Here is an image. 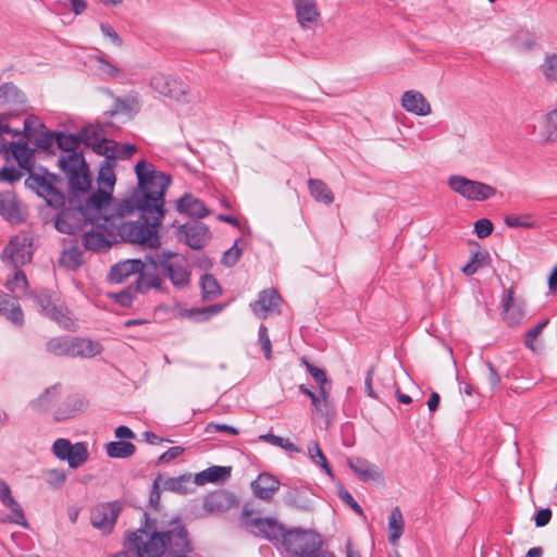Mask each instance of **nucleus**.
<instances>
[{"mask_svg":"<svg viewBox=\"0 0 557 557\" xmlns=\"http://www.w3.org/2000/svg\"><path fill=\"white\" fill-rule=\"evenodd\" d=\"M138 189L111 209L109 230L124 242L158 248L159 227L164 219V195L171 176L141 160L135 165Z\"/></svg>","mask_w":557,"mask_h":557,"instance_id":"obj_1","label":"nucleus"},{"mask_svg":"<svg viewBox=\"0 0 557 557\" xmlns=\"http://www.w3.org/2000/svg\"><path fill=\"white\" fill-rule=\"evenodd\" d=\"M144 518L139 529L125 533L124 549L111 557H162L166 549H186V528L180 517L158 521L145 512Z\"/></svg>","mask_w":557,"mask_h":557,"instance_id":"obj_2","label":"nucleus"},{"mask_svg":"<svg viewBox=\"0 0 557 557\" xmlns=\"http://www.w3.org/2000/svg\"><path fill=\"white\" fill-rule=\"evenodd\" d=\"M88 191L81 195L69 191L67 206H62L55 220V228L61 233L75 234L89 226L99 213L104 211L88 203Z\"/></svg>","mask_w":557,"mask_h":557,"instance_id":"obj_3","label":"nucleus"},{"mask_svg":"<svg viewBox=\"0 0 557 557\" xmlns=\"http://www.w3.org/2000/svg\"><path fill=\"white\" fill-rule=\"evenodd\" d=\"M88 191L81 195L69 191L67 206H62L55 220V228L61 233L75 234L89 226L99 213L104 211L88 203Z\"/></svg>","mask_w":557,"mask_h":557,"instance_id":"obj_4","label":"nucleus"},{"mask_svg":"<svg viewBox=\"0 0 557 557\" xmlns=\"http://www.w3.org/2000/svg\"><path fill=\"white\" fill-rule=\"evenodd\" d=\"M59 165L69 180V191L84 195L91 189V176L82 152L62 156Z\"/></svg>","mask_w":557,"mask_h":557,"instance_id":"obj_5","label":"nucleus"},{"mask_svg":"<svg viewBox=\"0 0 557 557\" xmlns=\"http://www.w3.org/2000/svg\"><path fill=\"white\" fill-rule=\"evenodd\" d=\"M113 223L112 213H99L88 227L83 231V245L87 250L106 251L112 242L116 240V234H111L109 226Z\"/></svg>","mask_w":557,"mask_h":557,"instance_id":"obj_6","label":"nucleus"},{"mask_svg":"<svg viewBox=\"0 0 557 557\" xmlns=\"http://www.w3.org/2000/svg\"><path fill=\"white\" fill-rule=\"evenodd\" d=\"M157 262L163 277H168L175 288H184L190 282V269L185 257L172 252H157Z\"/></svg>","mask_w":557,"mask_h":557,"instance_id":"obj_7","label":"nucleus"},{"mask_svg":"<svg viewBox=\"0 0 557 557\" xmlns=\"http://www.w3.org/2000/svg\"><path fill=\"white\" fill-rule=\"evenodd\" d=\"M33 258V236L20 232L13 236L1 253V261L5 267L17 270L29 263Z\"/></svg>","mask_w":557,"mask_h":557,"instance_id":"obj_8","label":"nucleus"},{"mask_svg":"<svg viewBox=\"0 0 557 557\" xmlns=\"http://www.w3.org/2000/svg\"><path fill=\"white\" fill-rule=\"evenodd\" d=\"M114 166L115 163L113 161L104 158L98 172V189L95 191L88 189V203L97 208H102L104 211L113 199L112 193L116 181L113 170Z\"/></svg>","mask_w":557,"mask_h":557,"instance_id":"obj_9","label":"nucleus"},{"mask_svg":"<svg viewBox=\"0 0 557 557\" xmlns=\"http://www.w3.org/2000/svg\"><path fill=\"white\" fill-rule=\"evenodd\" d=\"M448 186L455 193L471 201H485L496 195L495 187L461 175L450 176L448 178Z\"/></svg>","mask_w":557,"mask_h":557,"instance_id":"obj_10","label":"nucleus"},{"mask_svg":"<svg viewBox=\"0 0 557 557\" xmlns=\"http://www.w3.org/2000/svg\"><path fill=\"white\" fill-rule=\"evenodd\" d=\"M322 544L320 535L313 531L292 530L286 531L280 545L289 554L302 557L309 549Z\"/></svg>","mask_w":557,"mask_h":557,"instance_id":"obj_11","label":"nucleus"},{"mask_svg":"<svg viewBox=\"0 0 557 557\" xmlns=\"http://www.w3.org/2000/svg\"><path fill=\"white\" fill-rule=\"evenodd\" d=\"M51 450L59 460L67 461L69 467L73 469L84 465L89 457L85 443L72 444L67 438L55 440Z\"/></svg>","mask_w":557,"mask_h":557,"instance_id":"obj_12","label":"nucleus"},{"mask_svg":"<svg viewBox=\"0 0 557 557\" xmlns=\"http://www.w3.org/2000/svg\"><path fill=\"white\" fill-rule=\"evenodd\" d=\"M150 86L160 95L177 102H189V87L185 83L164 74H157L150 81Z\"/></svg>","mask_w":557,"mask_h":557,"instance_id":"obj_13","label":"nucleus"},{"mask_svg":"<svg viewBox=\"0 0 557 557\" xmlns=\"http://www.w3.org/2000/svg\"><path fill=\"white\" fill-rule=\"evenodd\" d=\"M121 510L122 504L119 500L100 504L91 510L90 522L102 533L109 534L112 532Z\"/></svg>","mask_w":557,"mask_h":557,"instance_id":"obj_14","label":"nucleus"},{"mask_svg":"<svg viewBox=\"0 0 557 557\" xmlns=\"http://www.w3.org/2000/svg\"><path fill=\"white\" fill-rule=\"evenodd\" d=\"M159 273L161 272L157 262V253L154 256H146L144 268L138 272L136 290L141 294L147 293L151 288L162 290L164 280L163 275L161 276Z\"/></svg>","mask_w":557,"mask_h":557,"instance_id":"obj_15","label":"nucleus"},{"mask_svg":"<svg viewBox=\"0 0 557 557\" xmlns=\"http://www.w3.org/2000/svg\"><path fill=\"white\" fill-rule=\"evenodd\" d=\"M82 143L86 147L91 148L97 154L103 156L109 153L108 156L112 157L113 152L108 149L111 141L106 137V131L100 125H87L81 132Z\"/></svg>","mask_w":557,"mask_h":557,"instance_id":"obj_16","label":"nucleus"},{"mask_svg":"<svg viewBox=\"0 0 557 557\" xmlns=\"http://www.w3.org/2000/svg\"><path fill=\"white\" fill-rule=\"evenodd\" d=\"M26 184L33 189H36L37 194L40 197H44L49 206L58 208L59 206L65 205L63 194L60 193L47 178L39 175H29L26 180Z\"/></svg>","mask_w":557,"mask_h":557,"instance_id":"obj_17","label":"nucleus"},{"mask_svg":"<svg viewBox=\"0 0 557 557\" xmlns=\"http://www.w3.org/2000/svg\"><path fill=\"white\" fill-rule=\"evenodd\" d=\"M282 298L280 294L273 289H264L259 293L258 299L250 304L252 312L260 319H265L270 314L280 312V304Z\"/></svg>","mask_w":557,"mask_h":557,"instance_id":"obj_18","label":"nucleus"},{"mask_svg":"<svg viewBox=\"0 0 557 557\" xmlns=\"http://www.w3.org/2000/svg\"><path fill=\"white\" fill-rule=\"evenodd\" d=\"M245 523L247 525L253 527L257 530L256 534L275 544L281 543L287 531L281 523L271 518H256L251 520H245Z\"/></svg>","mask_w":557,"mask_h":557,"instance_id":"obj_19","label":"nucleus"},{"mask_svg":"<svg viewBox=\"0 0 557 557\" xmlns=\"http://www.w3.org/2000/svg\"><path fill=\"white\" fill-rule=\"evenodd\" d=\"M236 505L237 500L233 493L219 490L208 494L203 499L202 506L208 513L218 515L230 510Z\"/></svg>","mask_w":557,"mask_h":557,"instance_id":"obj_20","label":"nucleus"},{"mask_svg":"<svg viewBox=\"0 0 557 557\" xmlns=\"http://www.w3.org/2000/svg\"><path fill=\"white\" fill-rule=\"evenodd\" d=\"M330 397L331 387H322L315 395H312L311 400L313 419L323 420L326 426L335 414Z\"/></svg>","mask_w":557,"mask_h":557,"instance_id":"obj_21","label":"nucleus"},{"mask_svg":"<svg viewBox=\"0 0 557 557\" xmlns=\"http://www.w3.org/2000/svg\"><path fill=\"white\" fill-rule=\"evenodd\" d=\"M181 234L186 237V244L193 249H201L210 239L209 228L201 222L181 225Z\"/></svg>","mask_w":557,"mask_h":557,"instance_id":"obj_22","label":"nucleus"},{"mask_svg":"<svg viewBox=\"0 0 557 557\" xmlns=\"http://www.w3.org/2000/svg\"><path fill=\"white\" fill-rule=\"evenodd\" d=\"M0 215L12 224H18L23 221L17 197L12 191L0 193Z\"/></svg>","mask_w":557,"mask_h":557,"instance_id":"obj_23","label":"nucleus"},{"mask_svg":"<svg viewBox=\"0 0 557 557\" xmlns=\"http://www.w3.org/2000/svg\"><path fill=\"white\" fill-rule=\"evenodd\" d=\"M401 106L407 112L419 116H425L432 112L431 104L425 97L417 90L405 91L401 97Z\"/></svg>","mask_w":557,"mask_h":557,"instance_id":"obj_24","label":"nucleus"},{"mask_svg":"<svg viewBox=\"0 0 557 557\" xmlns=\"http://www.w3.org/2000/svg\"><path fill=\"white\" fill-rule=\"evenodd\" d=\"M0 314L4 315L16 326L24 324V313L16 297L0 290Z\"/></svg>","mask_w":557,"mask_h":557,"instance_id":"obj_25","label":"nucleus"},{"mask_svg":"<svg viewBox=\"0 0 557 557\" xmlns=\"http://www.w3.org/2000/svg\"><path fill=\"white\" fill-rule=\"evenodd\" d=\"M278 480L270 473H261L251 483V488L256 497L262 500L272 499L273 495L278 491Z\"/></svg>","mask_w":557,"mask_h":557,"instance_id":"obj_26","label":"nucleus"},{"mask_svg":"<svg viewBox=\"0 0 557 557\" xmlns=\"http://www.w3.org/2000/svg\"><path fill=\"white\" fill-rule=\"evenodd\" d=\"M296 17L301 27L317 23L320 18V11L315 0H293Z\"/></svg>","mask_w":557,"mask_h":557,"instance_id":"obj_27","label":"nucleus"},{"mask_svg":"<svg viewBox=\"0 0 557 557\" xmlns=\"http://www.w3.org/2000/svg\"><path fill=\"white\" fill-rule=\"evenodd\" d=\"M102 351L99 342L89 338L71 336V358H92Z\"/></svg>","mask_w":557,"mask_h":557,"instance_id":"obj_28","label":"nucleus"},{"mask_svg":"<svg viewBox=\"0 0 557 557\" xmlns=\"http://www.w3.org/2000/svg\"><path fill=\"white\" fill-rule=\"evenodd\" d=\"M144 268V261L139 259H128L114 264L109 273V281L112 283H122L128 276L138 274Z\"/></svg>","mask_w":557,"mask_h":557,"instance_id":"obj_29","label":"nucleus"},{"mask_svg":"<svg viewBox=\"0 0 557 557\" xmlns=\"http://www.w3.org/2000/svg\"><path fill=\"white\" fill-rule=\"evenodd\" d=\"M176 210L180 213L197 219H202L209 213L203 201L188 193L176 201Z\"/></svg>","mask_w":557,"mask_h":557,"instance_id":"obj_30","label":"nucleus"},{"mask_svg":"<svg viewBox=\"0 0 557 557\" xmlns=\"http://www.w3.org/2000/svg\"><path fill=\"white\" fill-rule=\"evenodd\" d=\"M508 44L519 52H529L537 47V38L530 29L520 28L508 39Z\"/></svg>","mask_w":557,"mask_h":557,"instance_id":"obj_31","label":"nucleus"},{"mask_svg":"<svg viewBox=\"0 0 557 557\" xmlns=\"http://www.w3.org/2000/svg\"><path fill=\"white\" fill-rule=\"evenodd\" d=\"M524 314L523 306L515 301L513 290L510 288L502 312L503 320L508 326H516L523 320Z\"/></svg>","mask_w":557,"mask_h":557,"instance_id":"obj_32","label":"nucleus"},{"mask_svg":"<svg viewBox=\"0 0 557 557\" xmlns=\"http://www.w3.org/2000/svg\"><path fill=\"white\" fill-rule=\"evenodd\" d=\"M348 466L356 473L359 480L363 482L374 481L382 474L375 465L362 458L348 459Z\"/></svg>","mask_w":557,"mask_h":557,"instance_id":"obj_33","label":"nucleus"},{"mask_svg":"<svg viewBox=\"0 0 557 557\" xmlns=\"http://www.w3.org/2000/svg\"><path fill=\"white\" fill-rule=\"evenodd\" d=\"M47 318L53 320L64 330L74 331L75 330V320L69 310V308L60 300L54 304V306L47 311Z\"/></svg>","mask_w":557,"mask_h":557,"instance_id":"obj_34","label":"nucleus"},{"mask_svg":"<svg viewBox=\"0 0 557 557\" xmlns=\"http://www.w3.org/2000/svg\"><path fill=\"white\" fill-rule=\"evenodd\" d=\"M232 467L212 466L195 475V483L203 485L206 483L223 482L231 476Z\"/></svg>","mask_w":557,"mask_h":557,"instance_id":"obj_35","label":"nucleus"},{"mask_svg":"<svg viewBox=\"0 0 557 557\" xmlns=\"http://www.w3.org/2000/svg\"><path fill=\"white\" fill-rule=\"evenodd\" d=\"M86 406L84 398L78 395L69 396L62 405L55 410L57 421L66 420L81 412Z\"/></svg>","mask_w":557,"mask_h":557,"instance_id":"obj_36","label":"nucleus"},{"mask_svg":"<svg viewBox=\"0 0 557 557\" xmlns=\"http://www.w3.org/2000/svg\"><path fill=\"white\" fill-rule=\"evenodd\" d=\"M541 128L543 141L547 144L557 143V100L555 107L542 116Z\"/></svg>","mask_w":557,"mask_h":557,"instance_id":"obj_37","label":"nucleus"},{"mask_svg":"<svg viewBox=\"0 0 557 557\" xmlns=\"http://www.w3.org/2000/svg\"><path fill=\"white\" fill-rule=\"evenodd\" d=\"M9 151H11L12 156L22 169L32 171L35 164V158L34 151L29 149L27 143L10 141Z\"/></svg>","mask_w":557,"mask_h":557,"instance_id":"obj_38","label":"nucleus"},{"mask_svg":"<svg viewBox=\"0 0 557 557\" xmlns=\"http://www.w3.org/2000/svg\"><path fill=\"white\" fill-rule=\"evenodd\" d=\"M308 188L312 198L318 202L330 205L334 201V195L330 187L321 180L310 178Z\"/></svg>","mask_w":557,"mask_h":557,"instance_id":"obj_39","label":"nucleus"},{"mask_svg":"<svg viewBox=\"0 0 557 557\" xmlns=\"http://www.w3.org/2000/svg\"><path fill=\"white\" fill-rule=\"evenodd\" d=\"M94 59L97 61L98 70L103 76L116 81H122L126 77L125 71L111 63L102 53L94 55Z\"/></svg>","mask_w":557,"mask_h":557,"instance_id":"obj_40","label":"nucleus"},{"mask_svg":"<svg viewBox=\"0 0 557 557\" xmlns=\"http://www.w3.org/2000/svg\"><path fill=\"white\" fill-rule=\"evenodd\" d=\"M388 541L392 545H397L398 540L404 532V518L398 507L393 508L388 517Z\"/></svg>","mask_w":557,"mask_h":557,"instance_id":"obj_41","label":"nucleus"},{"mask_svg":"<svg viewBox=\"0 0 557 557\" xmlns=\"http://www.w3.org/2000/svg\"><path fill=\"white\" fill-rule=\"evenodd\" d=\"M539 72L546 85L557 84V53L546 54L543 63L539 66Z\"/></svg>","mask_w":557,"mask_h":557,"instance_id":"obj_42","label":"nucleus"},{"mask_svg":"<svg viewBox=\"0 0 557 557\" xmlns=\"http://www.w3.org/2000/svg\"><path fill=\"white\" fill-rule=\"evenodd\" d=\"M136 451V446L126 441L110 442L106 445V453L110 458L125 459L133 456Z\"/></svg>","mask_w":557,"mask_h":557,"instance_id":"obj_43","label":"nucleus"},{"mask_svg":"<svg viewBox=\"0 0 557 557\" xmlns=\"http://www.w3.org/2000/svg\"><path fill=\"white\" fill-rule=\"evenodd\" d=\"M25 102V95L13 83L0 85V104H22Z\"/></svg>","mask_w":557,"mask_h":557,"instance_id":"obj_44","label":"nucleus"},{"mask_svg":"<svg viewBox=\"0 0 557 557\" xmlns=\"http://www.w3.org/2000/svg\"><path fill=\"white\" fill-rule=\"evenodd\" d=\"M46 350L55 357H71V336L50 338L46 343Z\"/></svg>","mask_w":557,"mask_h":557,"instance_id":"obj_45","label":"nucleus"},{"mask_svg":"<svg viewBox=\"0 0 557 557\" xmlns=\"http://www.w3.org/2000/svg\"><path fill=\"white\" fill-rule=\"evenodd\" d=\"M60 391V384H55L47 388L36 400L30 403V407L37 411L48 410L51 407L53 400L59 396Z\"/></svg>","mask_w":557,"mask_h":557,"instance_id":"obj_46","label":"nucleus"},{"mask_svg":"<svg viewBox=\"0 0 557 557\" xmlns=\"http://www.w3.org/2000/svg\"><path fill=\"white\" fill-rule=\"evenodd\" d=\"M60 391V384H55L47 388L36 400L30 403V407L37 411L48 410L51 407L53 400L59 396Z\"/></svg>","mask_w":557,"mask_h":557,"instance_id":"obj_47","label":"nucleus"},{"mask_svg":"<svg viewBox=\"0 0 557 557\" xmlns=\"http://www.w3.org/2000/svg\"><path fill=\"white\" fill-rule=\"evenodd\" d=\"M13 271L14 274L12 277L7 280L5 287L10 293L14 295V297L18 298L26 292L28 287V281L23 270L17 269Z\"/></svg>","mask_w":557,"mask_h":557,"instance_id":"obj_48","label":"nucleus"},{"mask_svg":"<svg viewBox=\"0 0 557 557\" xmlns=\"http://www.w3.org/2000/svg\"><path fill=\"white\" fill-rule=\"evenodd\" d=\"M30 297L34 299L39 308V311L44 315H47V311H49V309H51V307L54 306V304H57L59 300L53 298L52 294L48 289L35 290L30 294Z\"/></svg>","mask_w":557,"mask_h":557,"instance_id":"obj_49","label":"nucleus"},{"mask_svg":"<svg viewBox=\"0 0 557 557\" xmlns=\"http://www.w3.org/2000/svg\"><path fill=\"white\" fill-rule=\"evenodd\" d=\"M55 140L58 147L64 150L66 153L77 152L76 150L82 144L81 135L75 134L59 133L55 135Z\"/></svg>","mask_w":557,"mask_h":557,"instance_id":"obj_50","label":"nucleus"},{"mask_svg":"<svg viewBox=\"0 0 557 557\" xmlns=\"http://www.w3.org/2000/svg\"><path fill=\"white\" fill-rule=\"evenodd\" d=\"M202 298L205 300H211L221 294V287L218 281L211 274H205L200 281Z\"/></svg>","mask_w":557,"mask_h":557,"instance_id":"obj_51","label":"nucleus"},{"mask_svg":"<svg viewBox=\"0 0 557 557\" xmlns=\"http://www.w3.org/2000/svg\"><path fill=\"white\" fill-rule=\"evenodd\" d=\"M4 506L11 509V513L5 519H2V522L15 523L23 528H28V522L25 518L24 510L15 499H12Z\"/></svg>","mask_w":557,"mask_h":557,"instance_id":"obj_52","label":"nucleus"},{"mask_svg":"<svg viewBox=\"0 0 557 557\" xmlns=\"http://www.w3.org/2000/svg\"><path fill=\"white\" fill-rule=\"evenodd\" d=\"M112 152H113V156L110 157L108 156L109 153H106L104 154V158L113 161L114 163L116 162V159H128L131 158L134 152L136 151V147L134 145H122L120 146L117 143H115L114 140L111 141L109 148Z\"/></svg>","mask_w":557,"mask_h":557,"instance_id":"obj_53","label":"nucleus"},{"mask_svg":"<svg viewBox=\"0 0 557 557\" xmlns=\"http://www.w3.org/2000/svg\"><path fill=\"white\" fill-rule=\"evenodd\" d=\"M82 262V252L76 247L65 249L60 258L62 265L73 270L81 267Z\"/></svg>","mask_w":557,"mask_h":557,"instance_id":"obj_54","label":"nucleus"},{"mask_svg":"<svg viewBox=\"0 0 557 557\" xmlns=\"http://www.w3.org/2000/svg\"><path fill=\"white\" fill-rule=\"evenodd\" d=\"M301 362L305 364L309 374L317 382L319 388L331 387V381L327 379L326 372L323 369L317 368L315 366L307 361L305 358H301Z\"/></svg>","mask_w":557,"mask_h":557,"instance_id":"obj_55","label":"nucleus"},{"mask_svg":"<svg viewBox=\"0 0 557 557\" xmlns=\"http://www.w3.org/2000/svg\"><path fill=\"white\" fill-rule=\"evenodd\" d=\"M505 224L509 227L532 228L535 226V220L530 214L507 215Z\"/></svg>","mask_w":557,"mask_h":557,"instance_id":"obj_56","label":"nucleus"},{"mask_svg":"<svg viewBox=\"0 0 557 557\" xmlns=\"http://www.w3.org/2000/svg\"><path fill=\"white\" fill-rule=\"evenodd\" d=\"M310 458L318 465H320L329 475H332V470L327 463L325 456L323 455L319 444L312 442L308 447Z\"/></svg>","mask_w":557,"mask_h":557,"instance_id":"obj_57","label":"nucleus"},{"mask_svg":"<svg viewBox=\"0 0 557 557\" xmlns=\"http://www.w3.org/2000/svg\"><path fill=\"white\" fill-rule=\"evenodd\" d=\"M549 320L546 319L542 322H540L537 325H535L534 327L530 329L527 333H525V336H524V345L527 348L531 349L532 351H535L536 350V347H535V339L539 337V335L542 333V331L544 330V327L548 324Z\"/></svg>","mask_w":557,"mask_h":557,"instance_id":"obj_58","label":"nucleus"},{"mask_svg":"<svg viewBox=\"0 0 557 557\" xmlns=\"http://www.w3.org/2000/svg\"><path fill=\"white\" fill-rule=\"evenodd\" d=\"M12 135V136H18L21 135V131L13 129L10 127V125L4 121V119L0 120V154L2 152H9L10 149V143H8L3 135Z\"/></svg>","mask_w":557,"mask_h":557,"instance_id":"obj_59","label":"nucleus"},{"mask_svg":"<svg viewBox=\"0 0 557 557\" xmlns=\"http://www.w3.org/2000/svg\"><path fill=\"white\" fill-rule=\"evenodd\" d=\"M258 341H259V344L261 345V348L264 352L265 359L270 360L272 357V344H271V339L268 334V329L264 324H261L259 326Z\"/></svg>","mask_w":557,"mask_h":557,"instance_id":"obj_60","label":"nucleus"},{"mask_svg":"<svg viewBox=\"0 0 557 557\" xmlns=\"http://www.w3.org/2000/svg\"><path fill=\"white\" fill-rule=\"evenodd\" d=\"M261 438L275 446L282 447L287 451H298V448L288 438H284L274 434H265L261 436Z\"/></svg>","mask_w":557,"mask_h":557,"instance_id":"obj_61","label":"nucleus"},{"mask_svg":"<svg viewBox=\"0 0 557 557\" xmlns=\"http://www.w3.org/2000/svg\"><path fill=\"white\" fill-rule=\"evenodd\" d=\"M66 475L63 470L50 469L46 472V482L53 488L60 487L65 482Z\"/></svg>","mask_w":557,"mask_h":557,"instance_id":"obj_62","label":"nucleus"},{"mask_svg":"<svg viewBox=\"0 0 557 557\" xmlns=\"http://www.w3.org/2000/svg\"><path fill=\"white\" fill-rule=\"evenodd\" d=\"M116 106L122 111H133L139 108V100L136 95H128L116 99Z\"/></svg>","mask_w":557,"mask_h":557,"instance_id":"obj_63","label":"nucleus"},{"mask_svg":"<svg viewBox=\"0 0 557 557\" xmlns=\"http://www.w3.org/2000/svg\"><path fill=\"white\" fill-rule=\"evenodd\" d=\"M474 232L479 238H485L493 232V223L487 219L478 220L474 223Z\"/></svg>","mask_w":557,"mask_h":557,"instance_id":"obj_64","label":"nucleus"}]
</instances>
